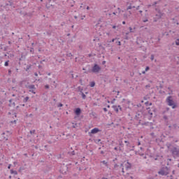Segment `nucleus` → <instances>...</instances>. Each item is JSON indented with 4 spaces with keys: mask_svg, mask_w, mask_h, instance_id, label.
<instances>
[{
    "mask_svg": "<svg viewBox=\"0 0 179 179\" xmlns=\"http://www.w3.org/2000/svg\"><path fill=\"white\" fill-rule=\"evenodd\" d=\"M80 83H81V85H82V80H80Z\"/></svg>",
    "mask_w": 179,
    "mask_h": 179,
    "instance_id": "obj_46",
    "label": "nucleus"
},
{
    "mask_svg": "<svg viewBox=\"0 0 179 179\" xmlns=\"http://www.w3.org/2000/svg\"><path fill=\"white\" fill-rule=\"evenodd\" d=\"M166 101L168 104L171 106V107H172V108H176V106L174 103V101H173V99H171V96H169L166 99Z\"/></svg>",
    "mask_w": 179,
    "mask_h": 179,
    "instance_id": "obj_1",
    "label": "nucleus"
},
{
    "mask_svg": "<svg viewBox=\"0 0 179 179\" xmlns=\"http://www.w3.org/2000/svg\"><path fill=\"white\" fill-rule=\"evenodd\" d=\"M144 23H146V22H148V20H143Z\"/></svg>",
    "mask_w": 179,
    "mask_h": 179,
    "instance_id": "obj_35",
    "label": "nucleus"
},
{
    "mask_svg": "<svg viewBox=\"0 0 179 179\" xmlns=\"http://www.w3.org/2000/svg\"><path fill=\"white\" fill-rule=\"evenodd\" d=\"M114 101H115V99H113V101H112V103H114Z\"/></svg>",
    "mask_w": 179,
    "mask_h": 179,
    "instance_id": "obj_39",
    "label": "nucleus"
},
{
    "mask_svg": "<svg viewBox=\"0 0 179 179\" xmlns=\"http://www.w3.org/2000/svg\"><path fill=\"white\" fill-rule=\"evenodd\" d=\"M122 173H124V169H122Z\"/></svg>",
    "mask_w": 179,
    "mask_h": 179,
    "instance_id": "obj_49",
    "label": "nucleus"
},
{
    "mask_svg": "<svg viewBox=\"0 0 179 179\" xmlns=\"http://www.w3.org/2000/svg\"><path fill=\"white\" fill-rule=\"evenodd\" d=\"M172 155H175V156H178L179 155V151L178 150H177V148H174L172 150Z\"/></svg>",
    "mask_w": 179,
    "mask_h": 179,
    "instance_id": "obj_5",
    "label": "nucleus"
},
{
    "mask_svg": "<svg viewBox=\"0 0 179 179\" xmlns=\"http://www.w3.org/2000/svg\"><path fill=\"white\" fill-rule=\"evenodd\" d=\"M148 106H152V103H148Z\"/></svg>",
    "mask_w": 179,
    "mask_h": 179,
    "instance_id": "obj_40",
    "label": "nucleus"
},
{
    "mask_svg": "<svg viewBox=\"0 0 179 179\" xmlns=\"http://www.w3.org/2000/svg\"><path fill=\"white\" fill-rule=\"evenodd\" d=\"M115 40V39H113V40H112V43H114Z\"/></svg>",
    "mask_w": 179,
    "mask_h": 179,
    "instance_id": "obj_41",
    "label": "nucleus"
},
{
    "mask_svg": "<svg viewBox=\"0 0 179 179\" xmlns=\"http://www.w3.org/2000/svg\"><path fill=\"white\" fill-rule=\"evenodd\" d=\"M176 45H179V39H177L176 41Z\"/></svg>",
    "mask_w": 179,
    "mask_h": 179,
    "instance_id": "obj_22",
    "label": "nucleus"
},
{
    "mask_svg": "<svg viewBox=\"0 0 179 179\" xmlns=\"http://www.w3.org/2000/svg\"><path fill=\"white\" fill-rule=\"evenodd\" d=\"M138 146L141 145V141H138Z\"/></svg>",
    "mask_w": 179,
    "mask_h": 179,
    "instance_id": "obj_34",
    "label": "nucleus"
},
{
    "mask_svg": "<svg viewBox=\"0 0 179 179\" xmlns=\"http://www.w3.org/2000/svg\"><path fill=\"white\" fill-rule=\"evenodd\" d=\"M125 167H126V169H131V164H129V162H127L126 164H125Z\"/></svg>",
    "mask_w": 179,
    "mask_h": 179,
    "instance_id": "obj_10",
    "label": "nucleus"
},
{
    "mask_svg": "<svg viewBox=\"0 0 179 179\" xmlns=\"http://www.w3.org/2000/svg\"><path fill=\"white\" fill-rule=\"evenodd\" d=\"M108 108H110V106H108Z\"/></svg>",
    "mask_w": 179,
    "mask_h": 179,
    "instance_id": "obj_51",
    "label": "nucleus"
},
{
    "mask_svg": "<svg viewBox=\"0 0 179 179\" xmlns=\"http://www.w3.org/2000/svg\"><path fill=\"white\" fill-rule=\"evenodd\" d=\"M100 71V66H99V65L95 64L93 68H92V72H94V73H97V72Z\"/></svg>",
    "mask_w": 179,
    "mask_h": 179,
    "instance_id": "obj_3",
    "label": "nucleus"
},
{
    "mask_svg": "<svg viewBox=\"0 0 179 179\" xmlns=\"http://www.w3.org/2000/svg\"><path fill=\"white\" fill-rule=\"evenodd\" d=\"M139 12H140V13H142V10H140Z\"/></svg>",
    "mask_w": 179,
    "mask_h": 179,
    "instance_id": "obj_47",
    "label": "nucleus"
},
{
    "mask_svg": "<svg viewBox=\"0 0 179 179\" xmlns=\"http://www.w3.org/2000/svg\"><path fill=\"white\" fill-rule=\"evenodd\" d=\"M10 127H12L13 128L16 127V120L10 122Z\"/></svg>",
    "mask_w": 179,
    "mask_h": 179,
    "instance_id": "obj_9",
    "label": "nucleus"
},
{
    "mask_svg": "<svg viewBox=\"0 0 179 179\" xmlns=\"http://www.w3.org/2000/svg\"><path fill=\"white\" fill-rule=\"evenodd\" d=\"M113 110L116 112L118 113V111H120L122 110V108H121V106H113Z\"/></svg>",
    "mask_w": 179,
    "mask_h": 179,
    "instance_id": "obj_4",
    "label": "nucleus"
},
{
    "mask_svg": "<svg viewBox=\"0 0 179 179\" xmlns=\"http://www.w3.org/2000/svg\"><path fill=\"white\" fill-rule=\"evenodd\" d=\"M62 103H59V105H58V107H62Z\"/></svg>",
    "mask_w": 179,
    "mask_h": 179,
    "instance_id": "obj_30",
    "label": "nucleus"
},
{
    "mask_svg": "<svg viewBox=\"0 0 179 179\" xmlns=\"http://www.w3.org/2000/svg\"><path fill=\"white\" fill-rule=\"evenodd\" d=\"M108 103H110V101H108Z\"/></svg>",
    "mask_w": 179,
    "mask_h": 179,
    "instance_id": "obj_56",
    "label": "nucleus"
},
{
    "mask_svg": "<svg viewBox=\"0 0 179 179\" xmlns=\"http://www.w3.org/2000/svg\"><path fill=\"white\" fill-rule=\"evenodd\" d=\"M151 61H153V59H155V56L153 55H151Z\"/></svg>",
    "mask_w": 179,
    "mask_h": 179,
    "instance_id": "obj_23",
    "label": "nucleus"
},
{
    "mask_svg": "<svg viewBox=\"0 0 179 179\" xmlns=\"http://www.w3.org/2000/svg\"><path fill=\"white\" fill-rule=\"evenodd\" d=\"M17 179H20V178H18Z\"/></svg>",
    "mask_w": 179,
    "mask_h": 179,
    "instance_id": "obj_57",
    "label": "nucleus"
},
{
    "mask_svg": "<svg viewBox=\"0 0 179 179\" xmlns=\"http://www.w3.org/2000/svg\"><path fill=\"white\" fill-rule=\"evenodd\" d=\"M9 73H10V71H8Z\"/></svg>",
    "mask_w": 179,
    "mask_h": 179,
    "instance_id": "obj_52",
    "label": "nucleus"
},
{
    "mask_svg": "<svg viewBox=\"0 0 179 179\" xmlns=\"http://www.w3.org/2000/svg\"><path fill=\"white\" fill-rule=\"evenodd\" d=\"M35 76H38V74H37V73H34Z\"/></svg>",
    "mask_w": 179,
    "mask_h": 179,
    "instance_id": "obj_33",
    "label": "nucleus"
},
{
    "mask_svg": "<svg viewBox=\"0 0 179 179\" xmlns=\"http://www.w3.org/2000/svg\"><path fill=\"white\" fill-rule=\"evenodd\" d=\"M10 171V174H14L15 176H17V172L16 171L11 169Z\"/></svg>",
    "mask_w": 179,
    "mask_h": 179,
    "instance_id": "obj_12",
    "label": "nucleus"
},
{
    "mask_svg": "<svg viewBox=\"0 0 179 179\" xmlns=\"http://www.w3.org/2000/svg\"><path fill=\"white\" fill-rule=\"evenodd\" d=\"M95 85H96V83H94V82H91V83H90V87H94Z\"/></svg>",
    "mask_w": 179,
    "mask_h": 179,
    "instance_id": "obj_13",
    "label": "nucleus"
},
{
    "mask_svg": "<svg viewBox=\"0 0 179 179\" xmlns=\"http://www.w3.org/2000/svg\"><path fill=\"white\" fill-rule=\"evenodd\" d=\"M147 110H148V114H150V115H153V113H152L150 110V108H147Z\"/></svg>",
    "mask_w": 179,
    "mask_h": 179,
    "instance_id": "obj_20",
    "label": "nucleus"
},
{
    "mask_svg": "<svg viewBox=\"0 0 179 179\" xmlns=\"http://www.w3.org/2000/svg\"><path fill=\"white\" fill-rule=\"evenodd\" d=\"M98 132H100L99 128H94L91 130V134H97Z\"/></svg>",
    "mask_w": 179,
    "mask_h": 179,
    "instance_id": "obj_6",
    "label": "nucleus"
},
{
    "mask_svg": "<svg viewBox=\"0 0 179 179\" xmlns=\"http://www.w3.org/2000/svg\"><path fill=\"white\" fill-rule=\"evenodd\" d=\"M87 10H89V9H90L89 6L87 7Z\"/></svg>",
    "mask_w": 179,
    "mask_h": 179,
    "instance_id": "obj_42",
    "label": "nucleus"
},
{
    "mask_svg": "<svg viewBox=\"0 0 179 179\" xmlns=\"http://www.w3.org/2000/svg\"><path fill=\"white\" fill-rule=\"evenodd\" d=\"M103 111H105V113H107V108H104Z\"/></svg>",
    "mask_w": 179,
    "mask_h": 179,
    "instance_id": "obj_29",
    "label": "nucleus"
},
{
    "mask_svg": "<svg viewBox=\"0 0 179 179\" xmlns=\"http://www.w3.org/2000/svg\"><path fill=\"white\" fill-rule=\"evenodd\" d=\"M132 8H135V6H129L128 7H127V10H129V9H132Z\"/></svg>",
    "mask_w": 179,
    "mask_h": 179,
    "instance_id": "obj_18",
    "label": "nucleus"
},
{
    "mask_svg": "<svg viewBox=\"0 0 179 179\" xmlns=\"http://www.w3.org/2000/svg\"><path fill=\"white\" fill-rule=\"evenodd\" d=\"M157 16H158V19H159V17H162V13H159V15L157 14Z\"/></svg>",
    "mask_w": 179,
    "mask_h": 179,
    "instance_id": "obj_21",
    "label": "nucleus"
},
{
    "mask_svg": "<svg viewBox=\"0 0 179 179\" xmlns=\"http://www.w3.org/2000/svg\"><path fill=\"white\" fill-rule=\"evenodd\" d=\"M148 102H145V106H148Z\"/></svg>",
    "mask_w": 179,
    "mask_h": 179,
    "instance_id": "obj_37",
    "label": "nucleus"
},
{
    "mask_svg": "<svg viewBox=\"0 0 179 179\" xmlns=\"http://www.w3.org/2000/svg\"><path fill=\"white\" fill-rule=\"evenodd\" d=\"M75 114L76 115H80V113H82V111L80 110V108H77L75 111H74Z\"/></svg>",
    "mask_w": 179,
    "mask_h": 179,
    "instance_id": "obj_8",
    "label": "nucleus"
},
{
    "mask_svg": "<svg viewBox=\"0 0 179 179\" xmlns=\"http://www.w3.org/2000/svg\"><path fill=\"white\" fill-rule=\"evenodd\" d=\"M82 90H80V92H81L82 98L83 99V100H85V99H86V95L82 92Z\"/></svg>",
    "mask_w": 179,
    "mask_h": 179,
    "instance_id": "obj_11",
    "label": "nucleus"
},
{
    "mask_svg": "<svg viewBox=\"0 0 179 179\" xmlns=\"http://www.w3.org/2000/svg\"><path fill=\"white\" fill-rule=\"evenodd\" d=\"M45 89H50V85H45Z\"/></svg>",
    "mask_w": 179,
    "mask_h": 179,
    "instance_id": "obj_24",
    "label": "nucleus"
},
{
    "mask_svg": "<svg viewBox=\"0 0 179 179\" xmlns=\"http://www.w3.org/2000/svg\"><path fill=\"white\" fill-rule=\"evenodd\" d=\"M122 24H125V21H123V22H122Z\"/></svg>",
    "mask_w": 179,
    "mask_h": 179,
    "instance_id": "obj_38",
    "label": "nucleus"
},
{
    "mask_svg": "<svg viewBox=\"0 0 179 179\" xmlns=\"http://www.w3.org/2000/svg\"><path fill=\"white\" fill-rule=\"evenodd\" d=\"M115 150H117V148H115Z\"/></svg>",
    "mask_w": 179,
    "mask_h": 179,
    "instance_id": "obj_48",
    "label": "nucleus"
},
{
    "mask_svg": "<svg viewBox=\"0 0 179 179\" xmlns=\"http://www.w3.org/2000/svg\"><path fill=\"white\" fill-rule=\"evenodd\" d=\"M135 29H136V28L134 27V30H135Z\"/></svg>",
    "mask_w": 179,
    "mask_h": 179,
    "instance_id": "obj_55",
    "label": "nucleus"
},
{
    "mask_svg": "<svg viewBox=\"0 0 179 179\" xmlns=\"http://www.w3.org/2000/svg\"><path fill=\"white\" fill-rule=\"evenodd\" d=\"M69 57H71V55H72L71 53L69 54Z\"/></svg>",
    "mask_w": 179,
    "mask_h": 179,
    "instance_id": "obj_45",
    "label": "nucleus"
},
{
    "mask_svg": "<svg viewBox=\"0 0 179 179\" xmlns=\"http://www.w3.org/2000/svg\"><path fill=\"white\" fill-rule=\"evenodd\" d=\"M29 101V96H26L24 99V101L26 103L27 101Z\"/></svg>",
    "mask_w": 179,
    "mask_h": 179,
    "instance_id": "obj_17",
    "label": "nucleus"
},
{
    "mask_svg": "<svg viewBox=\"0 0 179 179\" xmlns=\"http://www.w3.org/2000/svg\"><path fill=\"white\" fill-rule=\"evenodd\" d=\"M74 17H75V19H78V17H76V16H75Z\"/></svg>",
    "mask_w": 179,
    "mask_h": 179,
    "instance_id": "obj_44",
    "label": "nucleus"
},
{
    "mask_svg": "<svg viewBox=\"0 0 179 179\" xmlns=\"http://www.w3.org/2000/svg\"><path fill=\"white\" fill-rule=\"evenodd\" d=\"M129 29L130 33H134V29H132V27H129Z\"/></svg>",
    "mask_w": 179,
    "mask_h": 179,
    "instance_id": "obj_16",
    "label": "nucleus"
},
{
    "mask_svg": "<svg viewBox=\"0 0 179 179\" xmlns=\"http://www.w3.org/2000/svg\"><path fill=\"white\" fill-rule=\"evenodd\" d=\"M143 74L146 73V71H143Z\"/></svg>",
    "mask_w": 179,
    "mask_h": 179,
    "instance_id": "obj_43",
    "label": "nucleus"
},
{
    "mask_svg": "<svg viewBox=\"0 0 179 179\" xmlns=\"http://www.w3.org/2000/svg\"><path fill=\"white\" fill-rule=\"evenodd\" d=\"M41 2H43V0H41Z\"/></svg>",
    "mask_w": 179,
    "mask_h": 179,
    "instance_id": "obj_54",
    "label": "nucleus"
},
{
    "mask_svg": "<svg viewBox=\"0 0 179 179\" xmlns=\"http://www.w3.org/2000/svg\"><path fill=\"white\" fill-rule=\"evenodd\" d=\"M101 163H103V164H104L106 167L108 166V164L106 161H102Z\"/></svg>",
    "mask_w": 179,
    "mask_h": 179,
    "instance_id": "obj_14",
    "label": "nucleus"
},
{
    "mask_svg": "<svg viewBox=\"0 0 179 179\" xmlns=\"http://www.w3.org/2000/svg\"><path fill=\"white\" fill-rule=\"evenodd\" d=\"M9 178H12V176H9Z\"/></svg>",
    "mask_w": 179,
    "mask_h": 179,
    "instance_id": "obj_50",
    "label": "nucleus"
},
{
    "mask_svg": "<svg viewBox=\"0 0 179 179\" xmlns=\"http://www.w3.org/2000/svg\"><path fill=\"white\" fill-rule=\"evenodd\" d=\"M4 65L5 66H8V65H9V61L6 62Z\"/></svg>",
    "mask_w": 179,
    "mask_h": 179,
    "instance_id": "obj_19",
    "label": "nucleus"
},
{
    "mask_svg": "<svg viewBox=\"0 0 179 179\" xmlns=\"http://www.w3.org/2000/svg\"><path fill=\"white\" fill-rule=\"evenodd\" d=\"M10 135H12V133H10V131H7L5 133H3V134H2L4 141H8V139L9 136H10Z\"/></svg>",
    "mask_w": 179,
    "mask_h": 179,
    "instance_id": "obj_2",
    "label": "nucleus"
},
{
    "mask_svg": "<svg viewBox=\"0 0 179 179\" xmlns=\"http://www.w3.org/2000/svg\"><path fill=\"white\" fill-rule=\"evenodd\" d=\"M29 92H31V93H33L34 94H36V92L33 90H29Z\"/></svg>",
    "mask_w": 179,
    "mask_h": 179,
    "instance_id": "obj_27",
    "label": "nucleus"
},
{
    "mask_svg": "<svg viewBox=\"0 0 179 179\" xmlns=\"http://www.w3.org/2000/svg\"><path fill=\"white\" fill-rule=\"evenodd\" d=\"M118 45H121V41H118Z\"/></svg>",
    "mask_w": 179,
    "mask_h": 179,
    "instance_id": "obj_32",
    "label": "nucleus"
},
{
    "mask_svg": "<svg viewBox=\"0 0 179 179\" xmlns=\"http://www.w3.org/2000/svg\"><path fill=\"white\" fill-rule=\"evenodd\" d=\"M124 143H127V148H131V145H129V142L125 141H124Z\"/></svg>",
    "mask_w": 179,
    "mask_h": 179,
    "instance_id": "obj_15",
    "label": "nucleus"
},
{
    "mask_svg": "<svg viewBox=\"0 0 179 179\" xmlns=\"http://www.w3.org/2000/svg\"><path fill=\"white\" fill-rule=\"evenodd\" d=\"M158 173L160 174V176H167L168 174V173L166 172L164 169H162L161 171H159Z\"/></svg>",
    "mask_w": 179,
    "mask_h": 179,
    "instance_id": "obj_7",
    "label": "nucleus"
},
{
    "mask_svg": "<svg viewBox=\"0 0 179 179\" xmlns=\"http://www.w3.org/2000/svg\"><path fill=\"white\" fill-rule=\"evenodd\" d=\"M116 28H117V27L115 25L113 26V29H116Z\"/></svg>",
    "mask_w": 179,
    "mask_h": 179,
    "instance_id": "obj_31",
    "label": "nucleus"
},
{
    "mask_svg": "<svg viewBox=\"0 0 179 179\" xmlns=\"http://www.w3.org/2000/svg\"><path fill=\"white\" fill-rule=\"evenodd\" d=\"M36 87H35V86L34 85H31L30 86V89H35Z\"/></svg>",
    "mask_w": 179,
    "mask_h": 179,
    "instance_id": "obj_25",
    "label": "nucleus"
},
{
    "mask_svg": "<svg viewBox=\"0 0 179 179\" xmlns=\"http://www.w3.org/2000/svg\"><path fill=\"white\" fill-rule=\"evenodd\" d=\"M20 170H22V169H20L19 171H20Z\"/></svg>",
    "mask_w": 179,
    "mask_h": 179,
    "instance_id": "obj_53",
    "label": "nucleus"
},
{
    "mask_svg": "<svg viewBox=\"0 0 179 179\" xmlns=\"http://www.w3.org/2000/svg\"><path fill=\"white\" fill-rule=\"evenodd\" d=\"M148 71H149V66H147V67L145 68V72H148Z\"/></svg>",
    "mask_w": 179,
    "mask_h": 179,
    "instance_id": "obj_26",
    "label": "nucleus"
},
{
    "mask_svg": "<svg viewBox=\"0 0 179 179\" xmlns=\"http://www.w3.org/2000/svg\"><path fill=\"white\" fill-rule=\"evenodd\" d=\"M102 64L104 65V64H106V61H103Z\"/></svg>",
    "mask_w": 179,
    "mask_h": 179,
    "instance_id": "obj_36",
    "label": "nucleus"
},
{
    "mask_svg": "<svg viewBox=\"0 0 179 179\" xmlns=\"http://www.w3.org/2000/svg\"><path fill=\"white\" fill-rule=\"evenodd\" d=\"M10 167H12V164H9L8 166V169H10Z\"/></svg>",
    "mask_w": 179,
    "mask_h": 179,
    "instance_id": "obj_28",
    "label": "nucleus"
}]
</instances>
